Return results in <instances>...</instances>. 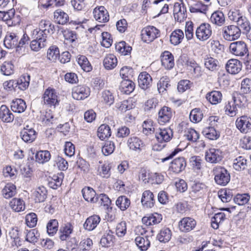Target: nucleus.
Wrapping results in <instances>:
<instances>
[{"label": "nucleus", "instance_id": "obj_1", "mask_svg": "<svg viewBox=\"0 0 251 251\" xmlns=\"http://www.w3.org/2000/svg\"><path fill=\"white\" fill-rule=\"evenodd\" d=\"M213 175L215 182L220 185L226 186L230 180V176L224 167L217 166L213 169Z\"/></svg>", "mask_w": 251, "mask_h": 251}, {"label": "nucleus", "instance_id": "obj_2", "mask_svg": "<svg viewBox=\"0 0 251 251\" xmlns=\"http://www.w3.org/2000/svg\"><path fill=\"white\" fill-rule=\"evenodd\" d=\"M159 29L155 26L149 25L144 27L141 32L142 41L146 43H150L160 36Z\"/></svg>", "mask_w": 251, "mask_h": 251}, {"label": "nucleus", "instance_id": "obj_3", "mask_svg": "<svg viewBox=\"0 0 251 251\" xmlns=\"http://www.w3.org/2000/svg\"><path fill=\"white\" fill-rule=\"evenodd\" d=\"M136 232H139L140 233V235L137 236L135 238L136 246L142 251H147L150 246L149 237L145 235L147 231L142 226H139L137 227Z\"/></svg>", "mask_w": 251, "mask_h": 251}, {"label": "nucleus", "instance_id": "obj_4", "mask_svg": "<svg viewBox=\"0 0 251 251\" xmlns=\"http://www.w3.org/2000/svg\"><path fill=\"white\" fill-rule=\"evenodd\" d=\"M43 101L48 106L55 107L59 104V97L56 90L51 87L46 89L43 96Z\"/></svg>", "mask_w": 251, "mask_h": 251}, {"label": "nucleus", "instance_id": "obj_5", "mask_svg": "<svg viewBox=\"0 0 251 251\" xmlns=\"http://www.w3.org/2000/svg\"><path fill=\"white\" fill-rule=\"evenodd\" d=\"M223 38L229 41L238 39L241 35V30L235 25H229L224 26L222 29Z\"/></svg>", "mask_w": 251, "mask_h": 251}, {"label": "nucleus", "instance_id": "obj_6", "mask_svg": "<svg viewBox=\"0 0 251 251\" xmlns=\"http://www.w3.org/2000/svg\"><path fill=\"white\" fill-rule=\"evenodd\" d=\"M53 25H52L49 21L42 20L39 23V28L35 29L33 30L32 33L34 38H38V35L41 36H45L50 33V30H52Z\"/></svg>", "mask_w": 251, "mask_h": 251}, {"label": "nucleus", "instance_id": "obj_7", "mask_svg": "<svg viewBox=\"0 0 251 251\" xmlns=\"http://www.w3.org/2000/svg\"><path fill=\"white\" fill-rule=\"evenodd\" d=\"M212 34V27L209 24L203 23L198 26L196 31V35L198 40L205 41L208 39Z\"/></svg>", "mask_w": 251, "mask_h": 251}, {"label": "nucleus", "instance_id": "obj_8", "mask_svg": "<svg viewBox=\"0 0 251 251\" xmlns=\"http://www.w3.org/2000/svg\"><path fill=\"white\" fill-rule=\"evenodd\" d=\"M90 88L85 85H77L72 89V97L76 100H82L89 96Z\"/></svg>", "mask_w": 251, "mask_h": 251}, {"label": "nucleus", "instance_id": "obj_9", "mask_svg": "<svg viewBox=\"0 0 251 251\" xmlns=\"http://www.w3.org/2000/svg\"><path fill=\"white\" fill-rule=\"evenodd\" d=\"M230 52L236 55L243 56L248 52L246 44L243 41H236L231 43L229 46Z\"/></svg>", "mask_w": 251, "mask_h": 251}, {"label": "nucleus", "instance_id": "obj_10", "mask_svg": "<svg viewBox=\"0 0 251 251\" xmlns=\"http://www.w3.org/2000/svg\"><path fill=\"white\" fill-rule=\"evenodd\" d=\"M21 232L18 227H13L9 229L7 234V240L11 242L12 246L18 247L21 245Z\"/></svg>", "mask_w": 251, "mask_h": 251}, {"label": "nucleus", "instance_id": "obj_11", "mask_svg": "<svg viewBox=\"0 0 251 251\" xmlns=\"http://www.w3.org/2000/svg\"><path fill=\"white\" fill-rule=\"evenodd\" d=\"M157 121L160 125H164L169 123L173 116L171 108L167 106L162 107L158 113Z\"/></svg>", "mask_w": 251, "mask_h": 251}, {"label": "nucleus", "instance_id": "obj_12", "mask_svg": "<svg viewBox=\"0 0 251 251\" xmlns=\"http://www.w3.org/2000/svg\"><path fill=\"white\" fill-rule=\"evenodd\" d=\"M186 8L183 3H175L174 6V16L176 21L183 22L187 17Z\"/></svg>", "mask_w": 251, "mask_h": 251}, {"label": "nucleus", "instance_id": "obj_13", "mask_svg": "<svg viewBox=\"0 0 251 251\" xmlns=\"http://www.w3.org/2000/svg\"><path fill=\"white\" fill-rule=\"evenodd\" d=\"M19 38V36L15 33L7 32L3 41L5 47L8 49L18 47Z\"/></svg>", "mask_w": 251, "mask_h": 251}, {"label": "nucleus", "instance_id": "obj_14", "mask_svg": "<svg viewBox=\"0 0 251 251\" xmlns=\"http://www.w3.org/2000/svg\"><path fill=\"white\" fill-rule=\"evenodd\" d=\"M95 19L100 23H105L109 21V14L104 6L95 8L93 10Z\"/></svg>", "mask_w": 251, "mask_h": 251}, {"label": "nucleus", "instance_id": "obj_15", "mask_svg": "<svg viewBox=\"0 0 251 251\" xmlns=\"http://www.w3.org/2000/svg\"><path fill=\"white\" fill-rule=\"evenodd\" d=\"M196 225V221L190 217L183 218L178 223L179 228L182 232H189L192 230Z\"/></svg>", "mask_w": 251, "mask_h": 251}, {"label": "nucleus", "instance_id": "obj_16", "mask_svg": "<svg viewBox=\"0 0 251 251\" xmlns=\"http://www.w3.org/2000/svg\"><path fill=\"white\" fill-rule=\"evenodd\" d=\"M45 36H41L38 35V38H34L33 33H32L31 41L30 45L31 50L34 51H38L42 48H44L46 46L47 38Z\"/></svg>", "mask_w": 251, "mask_h": 251}, {"label": "nucleus", "instance_id": "obj_17", "mask_svg": "<svg viewBox=\"0 0 251 251\" xmlns=\"http://www.w3.org/2000/svg\"><path fill=\"white\" fill-rule=\"evenodd\" d=\"M186 165V161L183 157H178L172 161L169 170L176 174L182 172Z\"/></svg>", "mask_w": 251, "mask_h": 251}, {"label": "nucleus", "instance_id": "obj_18", "mask_svg": "<svg viewBox=\"0 0 251 251\" xmlns=\"http://www.w3.org/2000/svg\"><path fill=\"white\" fill-rule=\"evenodd\" d=\"M47 196V190L42 185L36 187L32 192V197L35 202H42L45 201Z\"/></svg>", "mask_w": 251, "mask_h": 251}, {"label": "nucleus", "instance_id": "obj_19", "mask_svg": "<svg viewBox=\"0 0 251 251\" xmlns=\"http://www.w3.org/2000/svg\"><path fill=\"white\" fill-rule=\"evenodd\" d=\"M161 61L162 65L167 70H170L174 66V56L169 51H165L162 53Z\"/></svg>", "mask_w": 251, "mask_h": 251}, {"label": "nucleus", "instance_id": "obj_20", "mask_svg": "<svg viewBox=\"0 0 251 251\" xmlns=\"http://www.w3.org/2000/svg\"><path fill=\"white\" fill-rule=\"evenodd\" d=\"M139 86L141 88L146 90L150 88L152 83V78L150 74L146 72H143L138 76Z\"/></svg>", "mask_w": 251, "mask_h": 251}, {"label": "nucleus", "instance_id": "obj_21", "mask_svg": "<svg viewBox=\"0 0 251 251\" xmlns=\"http://www.w3.org/2000/svg\"><path fill=\"white\" fill-rule=\"evenodd\" d=\"M142 205L146 208H151L154 206L155 199L152 192L150 190L145 191L141 198Z\"/></svg>", "mask_w": 251, "mask_h": 251}, {"label": "nucleus", "instance_id": "obj_22", "mask_svg": "<svg viewBox=\"0 0 251 251\" xmlns=\"http://www.w3.org/2000/svg\"><path fill=\"white\" fill-rule=\"evenodd\" d=\"M162 220L161 214L154 213L144 217L142 219L143 223L147 226L155 225L160 223Z\"/></svg>", "mask_w": 251, "mask_h": 251}, {"label": "nucleus", "instance_id": "obj_23", "mask_svg": "<svg viewBox=\"0 0 251 251\" xmlns=\"http://www.w3.org/2000/svg\"><path fill=\"white\" fill-rule=\"evenodd\" d=\"M236 125L238 129L243 133H248L251 130V124L246 116H242L239 119H237Z\"/></svg>", "mask_w": 251, "mask_h": 251}, {"label": "nucleus", "instance_id": "obj_24", "mask_svg": "<svg viewBox=\"0 0 251 251\" xmlns=\"http://www.w3.org/2000/svg\"><path fill=\"white\" fill-rule=\"evenodd\" d=\"M222 156L219 150L211 149L206 152L205 159L206 161L211 163H217L222 160Z\"/></svg>", "mask_w": 251, "mask_h": 251}, {"label": "nucleus", "instance_id": "obj_25", "mask_svg": "<svg viewBox=\"0 0 251 251\" xmlns=\"http://www.w3.org/2000/svg\"><path fill=\"white\" fill-rule=\"evenodd\" d=\"M101 219L97 215H94L89 217L83 225L84 228L89 231L94 229L99 224Z\"/></svg>", "mask_w": 251, "mask_h": 251}, {"label": "nucleus", "instance_id": "obj_26", "mask_svg": "<svg viewBox=\"0 0 251 251\" xmlns=\"http://www.w3.org/2000/svg\"><path fill=\"white\" fill-rule=\"evenodd\" d=\"M242 64L237 59L229 60L226 65L227 71L231 74H237L241 70Z\"/></svg>", "mask_w": 251, "mask_h": 251}, {"label": "nucleus", "instance_id": "obj_27", "mask_svg": "<svg viewBox=\"0 0 251 251\" xmlns=\"http://www.w3.org/2000/svg\"><path fill=\"white\" fill-rule=\"evenodd\" d=\"M112 164L108 161H105L98 167V175L103 178H108L111 176V169Z\"/></svg>", "mask_w": 251, "mask_h": 251}, {"label": "nucleus", "instance_id": "obj_28", "mask_svg": "<svg viewBox=\"0 0 251 251\" xmlns=\"http://www.w3.org/2000/svg\"><path fill=\"white\" fill-rule=\"evenodd\" d=\"M135 88V84L129 79H123L120 83L119 89L121 92L125 94H129L133 92Z\"/></svg>", "mask_w": 251, "mask_h": 251}, {"label": "nucleus", "instance_id": "obj_29", "mask_svg": "<svg viewBox=\"0 0 251 251\" xmlns=\"http://www.w3.org/2000/svg\"><path fill=\"white\" fill-rule=\"evenodd\" d=\"M0 119L6 123L11 122L14 120L13 114L5 105H2L0 107Z\"/></svg>", "mask_w": 251, "mask_h": 251}, {"label": "nucleus", "instance_id": "obj_30", "mask_svg": "<svg viewBox=\"0 0 251 251\" xmlns=\"http://www.w3.org/2000/svg\"><path fill=\"white\" fill-rule=\"evenodd\" d=\"M51 157L50 152L47 150L37 151L35 155V161L36 163L44 164L48 162Z\"/></svg>", "mask_w": 251, "mask_h": 251}, {"label": "nucleus", "instance_id": "obj_31", "mask_svg": "<svg viewBox=\"0 0 251 251\" xmlns=\"http://www.w3.org/2000/svg\"><path fill=\"white\" fill-rule=\"evenodd\" d=\"M97 135L101 140L107 139L111 135L110 127L107 125L102 124L98 129Z\"/></svg>", "mask_w": 251, "mask_h": 251}, {"label": "nucleus", "instance_id": "obj_32", "mask_svg": "<svg viewBox=\"0 0 251 251\" xmlns=\"http://www.w3.org/2000/svg\"><path fill=\"white\" fill-rule=\"evenodd\" d=\"M204 64L205 68L210 71H217L220 67L218 61L210 56H206L204 58Z\"/></svg>", "mask_w": 251, "mask_h": 251}, {"label": "nucleus", "instance_id": "obj_33", "mask_svg": "<svg viewBox=\"0 0 251 251\" xmlns=\"http://www.w3.org/2000/svg\"><path fill=\"white\" fill-rule=\"evenodd\" d=\"M206 99L212 104L220 103L222 99V94L220 91H213L206 95Z\"/></svg>", "mask_w": 251, "mask_h": 251}, {"label": "nucleus", "instance_id": "obj_34", "mask_svg": "<svg viewBox=\"0 0 251 251\" xmlns=\"http://www.w3.org/2000/svg\"><path fill=\"white\" fill-rule=\"evenodd\" d=\"M211 22L218 26L223 25L225 22V18L223 13L220 11L213 12L210 17Z\"/></svg>", "mask_w": 251, "mask_h": 251}, {"label": "nucleus", "instance_id": "obj_35", "mask_svg": "<svg viewBox=\"0 0 251 251\" xmlns=\"http://www.w3.org/2000/svg\"><path fill=\"white\" fill-rule=\"evenodd\" d=\"M117 62L116 57L112 54L107 55L103 61L104 67L107 70L113 69L117 66Z\"/></svg>", "mask_w": 251, "mask_h": 251}, {"label": "nucleus", "instance_id": "obj_36", "mask_svg": "<svg viewBox=\"0 0 251 251\" xmlns=\"http://www.w3.org/2000/svg\"><path fill=\"white\" fill-rule=\"evenodd\" d=\"M173 136V132L170 128L160 129L158 133L155 134L157 140L162 139V141H169Z\"/></svg>", "mask_w": 251, "mask_h": 251}, {"label": "nucleus", "instance_id": "obj_37", "mask_svg": "<svg viewBox=\"0 0 251 251\" xmlns=\"http://www.w3.org/2000/svg\"><path fill=\"white\" fill-rule=\"evenodd\" d=\"M26 107L25 101L21 99H18L13 100L11 108L14 112L22 113L24 112Z\"/></svg>", "mask_w": 251, "mask_h": 251}, {"label": "nucleus", "instance_id": "obj_38", "mask_svg": "<svg viewBox=\"0 0 251 251\" xmlns=\"http://www.w3.org/2000/svg\"><path fill=\"white\" fill-rule=\"evenodd\" d=\"M81 192L85 201L93 203L96 202V194L93 188L89 187H85L82 190Z\"/></svg>", "mask_w": 251, "mask_h": 251}, {"label": "nucleus", "instance_id": "obj_39", "mask_svg": "<svg viewBox=\"0 0 251 251\" xmlns=\"http://www.w3.org/2000/svg\"><path fill=\"white\" fill-rule=\"evenodd\" d=\"M54 20L60 25H64L69 21L68 15L61 10L58 9L54 12Z\"/></svg>", "mask_w": 251, "mask_h": 251}, {"label": "nucleus", "instance_id": "obj_40", "mask_svg": "<svg viewBox=\"0 0 251 251\" xmlns=\"http://www.w3.org/2000/svg\"><path fill=\"white\" fill-rule=\"evenodd\" d=\"M237 27L241 30V33L243 34H247L250 31L251 27L249 21L247 18L243 16L237 23Z\"/></svg>", "mask_w": 251, "mask_h": 251}, {"label": "nucleus", "instance_id": "obj_41", "mask_svg": "<svg viewBox=\"0 0 251 251\" xmlns=\"http://www.w3.org/2000/svg\"><path fill=\"white\" fill-rule=\"evenodd\" d=\"M21 137L23 141H34L37 137V133L34 129H23Z\"/></svg>", "mask_w": 251, "mask_h": 251}, {"label": "nucleus", "instance_id": "obj_42", "mask_svg": "<svg viewBox=\"0 0 251 251\" xmlns=\"http://www.w3.org/2000/svg\"><path fill=\"white\" fill-rule=\"evenodd\" d=\"M170 42L174 45L179 44L184 38V33L181 29H176L170 35Z\"/></svg>", "mask_w": 251, "mask_h": 251}, {"label": "nucleus", "instance_id": "obj_43", "mask_svg": "<svg viewBox=\"0 0 251 251\" xmlns=\"http://www.w3.org/2000/svg\"><path fill=\"white\" fill-rule=\"evenodd\" d=\"M247 166V160L243 156H240L233 160V167L237 171H241L245 170Z\"/></svg>", "mask_w": 251, "mask_h": 251}, {"label": "nucleus", "instance_id": "obj_44", "mask_svg": "<svg viewBox=\"0 0 251 251\" xmlns=\"http://www.w3.org/2000/svg\"><path fill=\"white\" fill-rule=\"evenodd\" d=\"M77 61L78 64L84 71L89 72L92 70V67L85 56L78 55L77 57Z\"/></svg>", "mask_w": 251, "mask_h": 251}, {"label": "nucleus", "instance_id": "obj_45", "mask_svg": "<svg viewBox=\"0 0 251 251\" xmlns=\"http://www.w3.org/2000/svg\"><path fill=\"white\" fill-rule=\"evenodd\" d=\"M30 76L27 75H24L21 76L15 83L16 87L22 90H25L26 89L29 84Z\"/></svg>", "mask_w": 251, "mask_h": 251}, {"label": "nucleus", "instance_id": "obj_46", "mask_svg": "<svg viewBox=\"0 0 251 251\" xmlns=\"http://www.w3.org/2000/svg\"><path fill=\"white\" fill-rule=\"evenodd\" d=\"M190 166L195 171L201 170L203 166V160L200 156H192L189 159Z\"/></svg>", "mask_w": 251, "mask_h": 251}, {"label": "nucleus", "instance_id": "obj_47", "mask_svg": "<svg viewBox=\"0 0 251 251\" xmlns=\"http://www.w3.org/2000/svg\"><path fill=\"white\" fill-rule=\"evenodd\" d=\"M73 230V226L70 223L65 224L60 228L61 234L60 238L62 241H65L68 238Z\"/></svg>", "mask_w": 251, "mask_h": 251}, {"label": "nucleus", "instance_id": "obj_48", "mask_svg": "<svg viewBox=\"0 0 251 251\" xmlns=\"http://www.w3.org/2000/svg\"><path fill=\"white\" fill-rule=\"evenodd\" d=\"M237 105L235 103V100L234 99L231 101H229L225 107L226 114L230 117L235 116L237 113Z\"/></svg>", "mask_w": 251, "mask_h": 251}, {"label": "nucleus", "instance_id": "obj_49", "mask_svg": "<svg viewBox=\"0 0 251 251\" xmlns=\"http://www.w3.org/2000/svg\"><path fill=\"white\" fill-rule=\"evenodd\" d=\"M172 232L168 227L161 229L157 235V238L161 242H168L171 238Z\"/></svg>", "mask_w": 251, "mask_h": 251}, {"label": "nucleus", "instance_id": "obj_50", "mask_svg": "<svg viewBox=\"0 0 251 251\" xmlns=\"http://www.w3.org/2000/svg\"><path fill=\"white\" fill-rule=\"evenodd\" d=\"M0 72L4 75H10L14 74V66L11 61H5L0 66Z\"/></svg>", "mask_w": 251, "mask_h": 251}, {"label": "nucleus", "instance_id": "obj_51", "mask_svg": "<svg viewBox=\"0 0 251 251\" xmlns=\"http://www.w3.org/2000/svg\"><path fill=\"white\" fill-rule=\"evenodd\" d=\"M10 207L15 212L24 210L25 206L24 201L21 199H13L9 203Z\"/></svg>", "mask_w": 251, "mask_h": 251}, {"label": "nucleus", "instance_id": "obj_52", "mask_svg": "<svg viewBox=\"0 0 251 251\" xmlns=\"http://www.w3.org/2000/svg\"><path fill=\"white\" fill-rule=\"evenodd\" d=\"M16 186L12 183H7L2 190L3 197L9 199L16 194Z\"/></svg>", "mask_w": 251, "mask_h": 251}, {"label": "nucleus", "instance_id": "obj_53", "mask_svg": "<svg viewBox=\"0 0 251 251\" xmlns=\"http://www.w3.org/2000/svg\"><path fill=\"white\" fill-rule=\"evenodd\" d=\"M116 205L122 211L126 210L130 204V201L125 196H121L116 201Z\"/></svg>", "mask_w": 251, "mask_h": 251}, {"label": "nucleus", "instance_id": "obj_54", "mask_svg": "<svg viewBox=\"0 0 251 251\" xmlns=\"http://www.w3.org/2000/svg\"><path fill=\"white\" fill-rule=\"evenodd\" d=\"M171 86L170 79L165 76L162 77L157 83V89L159 93H163Z\"/></svg>", "mask_w": 251, "mask_h": 251}, {"label": "nucleus", "instance_id": "obj_55", "mask_svg": "<svg viewBox=\"0 0 251 251\" xmlns=\"http://www.w3.org/2000/svg\"><path fill=\"white\" fill-rule=\"evenodd\" d=\"M203 118V113L200 108H194L191 110L189 118L194 123H197L201 121Z\"/></svg>", "mask_w": 251, "mask_h": 251}, {"label": "nucleus", "instance_id": "obj_56", "mask_svg": "<svg viewBox=\"0 0 251 251\" xmlns=\"http://www.w3.org/2000/svg\"><path fill=\"white\" fill-rule=\"evenodd\" d=\"M101 101L108 105L112 104L114 101L113 93L109 90L103 91L101 93Z\"/></svg>", "mask_w": 251, "mask_h": 251}, {"label": "nucleus", "instance_id": "obj_57", "mask_svg": "<svg viewBox=\"0 0 251 251\" xmlns=\"http://www.w3.org/2000/svg\"><path fill=\"white\" fill-rule=\"evenodd\" d=\"M115 49L122 55H126L130 52L132 48L129 46H126L125 42L122 41L116 44Z\"/></svg>", "mask_w": 251, "mask_h": 251}, {"label": "nucleus", "instance_id": "obj_58", "mask_svg": "<svg viewBox=\"0 0 251 251\" xmlns=\"http://www.w3.org/2000/svg\"><path fill=\"white\" fill-rule=\"evenodd\" d=\"M114 236L109 233L104 234L101 237L100 243L102 247H109L113 245L114 241Z\"/></svg>", "mask_w": 251, "mask_h": 251}, {"label": "nucleus", "instance_id": "obj_59", "mask_svg": "<svg viewBox=\"0 0 251 251\" xmlns=\"http://www.w3.org/2000/svg\"><path fill=\"white\" fill-rule=\"evenodd\" d=\"M58 222L56 219H51L47 225V231L49 235L53 236L58 230Z\"/></svg>", "mask_w": 251, "mask_h": 251}, {"label": "nucleus", "instance_id": "obj_60", "mask_svg": "<svg viewBox=\"0 0 251 251\" xmlns=\"http://www.w3.org/2000/svg\"><path fill=\"white\" fill-rule=\"evenodd\" d=\"M225 219V214L222 212L215 214L211 218V226L214 229L219 227V224L224 221Z\"/></svg>", "mask_w": 251, "mask_h": 251}, {"label": "nucleus", "instance_id": "obj_61", "mask_svg": "<svg viewBox=\"0 0 251 251\" xmlns=\"http://www.w3.org/2000/svg\"><path fill=\"white\" fill-rule=\"evenodd\" d=\"M59 54V49L57 47L53 46L48 49L47 57L48 59L54 62L58 58Z\"/></svg>", "mask_w": 251, "mask_h": 251}, {"label": "nucleus", "instance_id": "obj_62", "mask_svg": "<svg viewBox=\"0 0 251 251\" xmlns=\"http://www.w3.org/2000/svg\"><path fill=\"white\" fill-rule=\"evenodd\" d=\"M203 135L208 139L211 140H217L219 135L215 128L208 127L203 131Z\"/></svg>", "mask_w": 251, "mask_h": 251}, {"label": "nucleus", "instance_id": "obj_63", "mask_svg": "<svg viewBox=\"0 0 251 251\" xmlns=\"http://www.w3.org/2000/svg\"><path fill=\"white\" fill-rule=\"evenodd\" d=\"M189 9L192 13L200 12L204 13L207 10V6L201 2L198 1L193 5L190 6Z\"/></svg>", "mask_w": 251, "mask_h": 251}, {"label": "nucleus", "instance_id": "obj_64", "mask_svg": "<svg viewBox=\"0 0 251 251\" xmlns=\"http://www.w3.org/2000/svg\"><path fill=\"white\" fill-rule=\"evenodd\" d=\"M37 216L34 213H30L25 216V223L29 227H33L36 226L37 222Z\"/></svg>", "mask_w": 251, "mask_h": 251}]
</instances>
